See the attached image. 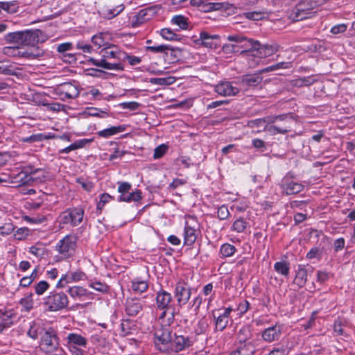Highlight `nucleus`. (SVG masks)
<instances>
[{
	"label": "nucleus",
	"instance_id": "f257e3e1",
	"mask_svg": "<svg viewBox=\"0 0 355 355\" xmlns=\"http://www.w3.org/2000/svg\"><path fill=\"white\" fill-rule=\"evenodd\" d=\"M171 317L168 318L167 324H161L156 328L154 333V343L155 347L161 352H168V346L172 338V331L170 323L173 321V313H171Z\"/></svg>",
	"mask_w": 355,
	"mask_h": 355
},
{
	"label": "nucleus",
	"instance_id": "f03ea898",
	"mask_svg": "<svg viewBox=\"0 0 355 355\" xmlns=\"http://www.w3.org/2000/svg\"><path fill=\"white\" fill-rule=\"evenodd\" d=\"M42 31L36 30H28L10 33L6 35L5 39L7 42L15 43L19 45H33L40 42L39 36Z\"/></svg>",
	"mask_w": 355,
	"mask_h": 355
},
{
	"label": "nucleus",
	"instance_id": "7ed1b4c3",
	"mask_svg": "<svg viewBox=\"0 0 355 355\" xmlns=\"http://www.w3.org/2000/svg\"><path fill=\"white\" fill-rule=\"evenodd\" d=\"M44 304L50 311H58L67 307L69 300L63 292L53 291L44 300Z\"/></svg>",
	"mask_w": 355,
	"mask_h": 355
},
{
	"label": "nucleus",
	"instance_id": "20e7f679",
	"mask_svg": "<svg viewBox=\"0 0 355 355\" xmlns=\"http://www.w3.org/2000/svg\"><path fill=\"white\" fill-rule=\"evenodd\" d=\"M59 347V339L55 331L53 328H49L42 335L40 347L45 353L55 352Z\"/></svg>",
	"mask_w": 355,
	"mask_h": 355
},
{
	"label": "nucleus",
	"instance_id": "39448f33",
	"mask_svg": "<svg viewBox=\"0 0 355 355\" xmlns=\"http://www.w3.org/2000/svg\"><path fill=\"white\" fill-rule=\"evenodd\" d=\"M316 3L311 0H304L300 1L293 9L294 19L296 21L303 20L311 17L312 15L317 12Z\"/></svg>",
	"mask_w": 355,
	"mask_h": 355
},
{
	"label": "nucleus",
	"instance_id": "423d86ee",
	"mask_svg": "<svg viewBox=\"0 0 355 355\" xmlns=\"http://www.w3.org/2000/svg\"><path fill=\"white\" fill-rule=\"evenodd\" d=\"M39 171H40L39 169L32 171L26 168L25 171H21L13 177L12 182L19 183L20 186L32 185L34 182H43L45 181L46 176L44 174L36 176L37 173Z\"/></svg>",
	"mask_w": 355,
	"mask_h": 355
},
{
	"label": "nucleus",
	"instance_id": "0eeeda50",
	"mask_svg": "<svg viewBox=\"0 0 355 355\" xmlns=\"http://www.w3.org/2000/svg\"><path fill=\"white\" fill-rule=\"evenodd\" d=\"M84 211L79 208L69 209L62 213L60 220L64 224L78 225L83 220Z\"/></svg>",
	"mask_w": 355,
	"mask_h": 355
},
{
	"label": "nucleus",
	"instance_id": "6e6552de",
	"mask_svg": "<svg viewBox=\"0 0 355 355\" xmlns=\"http://www.w3.org/2000/svg\"><path fill=\"white\" fill-rule=\"evenodd\" d=\"M193 344V341L187 336L174 334L171 338L168 346V352H179L186 348L189 347Z\"/></svg>",
	"mask_w": 355,
	"mask_h": 355
},
{
	"label": "nucleus",
	"instance_id": "1a4fd4ad",
	"mask_svg": "<svg viewBox=\"0 0 355 355\" xmlns=\"http://www.w3.org/2000/svg\"><path fill=\"white\" fill-rule=\"evenodd\" d=\"M76 247V237L66 236L56 245L57 250L64 256H69L74 251Z\"/></svg>",
	"mask_w": 355,
	"mask_h": 355
},
{
	"label": "nucleus",
	"instance_id": "9d476101",
	"mask_svg": "<svg viewBox=\"0 0 355 355\" xmlns=\"http://www.w3.org/2000/svg\"><path fill=\"white\" fill-rule=\"evenodd\" d=\"M285 115L284 119H278L275 123L279 121H284L283 126H279L277 125H266L264 126V130L267 131L271 135H275L277 134H286L290 131L291 123L292 122V119L291 117H288L287 115Z\"/></svg>",
	"mask_w": 355,
	"mask_h": 355
},
{
	"label": "nucleus",
	"instance_id": "9b49d317",
	"mask_svg": "<svg viewBox=\"0 0 355 355\" xmlns=\"http://www.w3.org/2000/svg\"><path fill=\"white\" fill-rule=\"evenodd\" d=\"M175 296L180 306L187 304L191 297V289L185 284L179 282L175 288Z\"/></svg>",
	"mask_w": 355,
	"mask_h": 355
},
{
	"label": "nucleus",
	"instance_id": "f8f14e48",
	"mask_svg": "<svg viewBox=\"0 0 355 355\" xmlns=\"http://www.w3.org/2000/svg\"><path fill=\"white\" fill-rule=\"evenodd\" d=\"M281 187L286 195L296 194L304 189V185L300 183L293 182L287 176L282 179Z\"/></svg>",
	"mask_w": 355,
	"mask_h": 355
},
{
	"label": "nucleus",
	"instance_id": "ddd939ff",
	"mask_svg": "<svg viewBox=\"0 0 355 355\" xmlns=\"http://www.w3.org/2000/svg\"><path fill=\"white\" fill-rule=\"evenodd\" d=\"M214 91L219 95L223 96H230L236 95L239 89L232 85L230 82H220L214 87Z\"/></svg>",
	"mask_w": 355,
	"mask_h": 355
},
{
	"label": "nucleus",
	"instance_id": "4468645a",
	"mask_svg": "<svg viewBox=\"0 0 355 355\" xmlns=\"http://www.w3.org/2000/svg\"><path fill=\"white\" fill-rule=\"evenodd\" d=\"M190 3L193 6H202L205 12L227 8V5L225 3H206L205 0H191Z\"/></svg>",
	"mask_w": 355,
	"mask_h": 355
},
{
	"label": "nucleus",
	"instance_id": "2eb2a0df",
	"mask_svg": "<svg viewBox=\"0 0 355 355\" xmlns=\"http://www.w3.org/2000/svg\"><path fill=\"white\" fill-rule=\"evenodd\" d=\"M282 334V327L279 325H274L264 329L262 332V338L266 342L278 340Z\"/></svg>",
	"mask_w": 355,
	"mask_h": 355
},
{
	"label": "nucleus",
	"instance_id": "dca6fc26",
	"mask_svg": "<svg viewBox=\"0 0 355 355\" xmlns=\"http://www.w3.org/2000/svg\"><path fill=\"white\" fill-rule=\"evenodd\" d=\"M153 10L151 8H146L139 10L133 17L132 26H138L150 19L153 16Z\"/></svg>",
	"mask_w": 355,
	"mask_h": 355
},
{
	"label": "nucleus",
	"instance_id": "f3484780",
	"mask_svg": "<svg viewBox=\"0 0 355 355\" xmlns=\"http://www.w3.org/2000/svg\"><path fill=\"white\" fill-rule=\"evenodd\" d=\"M279 46L276 44L270 45V44H263L261 45L259 42V45H256V48L254 52L256 53H252V55H259L260 58L262 57H268L272 55L275 52L278 51Z\"/></svg>",
	"mask_w": 355,
	"mask_h": 355
},
{
	"label": "nucleus",
	"instance_id": "a211bd4d",
	"mask_svg": "<svg viewBox=\"0 0 355 355\" xmlns=\"http://www.w3.org/2000/svg\"><path fill=\"white\" fill-rule=\"evenodd\" d=\"M285 115H277L268 116L267 118L257 119L254 120H250L248 121L247 125L250 128H261L265 126L264 124L268 123H275L278 119H284Z\"/></svg>",
	"mask_w": 355,
	"mask_h": 355
},
{
	"label": "nucleus",
	"instance_id": "6ab92c4d",
	"mask_svg": "<svg viewBox=\"0 0 355 355\" xmlns=\"http://www.w3.org/2000/svg\"><path fill=\"white\" fill-rule=\"evenodd\" d=\"M143 305L137 299H128L125 303V312L128 315L135 316L142 310Z\"/></svg>",
	"mask_w": 355,
	"mask_h": 355
},
{
	"label": "nucleus",
	"instance_id": "aec40b11",
	"mask_svg": "<svg viewBox=\"0 0 355 355\" xmlns=\"http://www.w3.org/2000/svg\"><path fill=\"white\" fill-rule=\"evenodd\" d=\"M103 59H117L122 60L124 52L121 51L116 46H112L104 48L101 51Z\"/></svg>",
	"mask_w": 355,
	"mask_h": 355
},
{
	"label": "nucleus",
	"instance_id": "412c9836",
	"mask_svg": "<svg viewBox=\"0 0 355 355\" xmlns=\"http://www.w3.org/2000/svg\"><path fill=\"white\" fill-rule=\"evenodd\" d=\"M197 239L196 230L194 226L186 222L184 233V243L187 245H193Z\"/></svg>",
	"mask_w": 355,
	"mask_h": 355
},
{
	"label": "nucleus",
	"instance_id": "4be33fe9",
	"mask_svg": "<svg viewBox=\"0 0 355 355\" xmlns=\"http://www.w3.org/2000/svg\"><path fill=\"white\" fill-rule=\"evenodd\" d=\"M256 45H259V41L248 39L246 37H243L242 43L240 44V45H232V47L234 50L236 47H240L243 49L241 52L242 54L244 53H254Z\"/></svg>",
	"mask_w": 355,
	"mask_h": 355
},
{
	"label": "nucleus",
	"instance_id": "5701e85b",
	"mask_svg": "<svg viewBox=\"0 0 355 355\" xmlns=\"http://www.w3.org/2000/svg\"><path fill=\"white\" fill-rule=\"evenodd\" d=\"M88 62L95 65L96 67H102L108 70H122L123 67L120 63H110L107 62L105 59H101V60H96L94 58H89Z\"/></svg>",
	"mask_w": 355,
	"mask_h": 355
},
{
	"label": "nucleus",
	"instance_id": "b1692460",
	"mask_svg": "<svg viewBox=\"0 0 355 355\" xmlns=\"http://www.w3.org/2000/svg\"><path fill=\"white\" fill-rule=\"evenodd\" d=\"M182 55V50L178 48H173L171 46L168 45V49L164 52V59L168 63L177 62Z\"/></svg>",
	"mask_w": 355,
	"mask_h": 355
},
{
	"label": "nucleus",
	"instance_id": "393cba45",
	"mask_svg": "<svg viewBox=\"0 0 355 355\" xmlns=\"http://www.w3.org/2000/svg\"><path fill=\"white\" fill-rule=\"evenodd\" d=\"M262 80L263 78L259 74H248L242 77L241 83L244 86L254 87L260 85Z\"/></svg>",
	"mask_w": 355,
	"mask_h": 355
},
{
	"label": "nucleus",
	"instance_id": "a878e982",
	"mask_svg": "<svg viewBox=\"0 0 355 355\" xmlns=\"http://www.w3.org/2000/svg\"><path fill=\"white\" fill-rule=\"evenodd\" d=\"M109 332L101 331L92 336V341L99 346L107 347L110 345Z\"/></svg>",
	"mask_w": 355,
	"mask_h": 355
},
{
	"label": "nucleus",
	"instance_id": "bb28decb",
	"mask_svg": "<svg viewBox=\"0 0 355 355\" xmlns=\"http://www.w3.org/2000/svg\"><path fill=\"white\" fill-rule=\"evenodd\" d=\"M61 93L63 94L64 98L69 99L75 98L79 95V92L76 87L69 83H66L62 85Z\"/></svg>",
	"mask_w": 355,
	"mask_h": 355
},
{
	"label": "nucleus",
	"instance_id": "cd10ccee",
	"mask_svg": "<svg viewBox=\"0 0 355 355\" xmlns=\"http://www.w3.org/2000/svg\"><path fill=\"white\" fill-rule=\"evenodd\" d=\"M156 300L158 307L164 309L168 307L171 301V295L169 293L163 291L157 293Z\"/></svg>",
	"mask_w": 355,
	"mask_h": 355
},
{
	"label": "nucleus",
	"instance_id": "c85d7f7f",
	"mask_svg": "<svg viewBox=\"0 0 355 355\" xmlns=\"http://www.w3.org/2000/svg\"><path fill=\"white\" fill-rule=\"evenodd\" d=\"M125 129V127L124 125L112 126L111 128L98 131L97 135L100 137L107 138L117 133L123 132Z\"/></svg>",
	"mask_w": 355,
	"mask_h": 355
},
{
	"label": "nucleus",
	"instance_id": "c756f323",
	"mask_svg": "<svg viewBox=\"0 0 355 355\" xmlns=\"http://www.w3.org/2000/svg\"><path fill=\"white\" fill-rule=\"evenodd\" d=\"M307 279V271L303 266H300L296 272L294 279V284H297L299 287H303Z\"/></svg>",
	"mask_w": 355,
	"mask_h": 355
},
{
	"label": "nucleus",
	"instance_id": "7c9ffc66",
	"mask_svg": "<svg viewBox=\"0 0 355 355\" xmlns=\"http://www.w3.org/2000/svg\"><path fill=\"white\" fill-rule=\"evenodd\" d=\"M3 53L10 57L24 58L25 50L18 46H5L3 49Z\"/></svg>",
	"mask_w": 355,
	"mask_h": 355
},
{
	"label": "nucleus",
	"instance_id": "2f4dec72",
	"mask_svg": "<svg viewBox=\"0 0 355 355\" xmlns=\"http://www.w3.org/2000/svg\"><path fill=\"white\" fill-rule=\"evenodd\" d=\"M68 343L71 345H76L81 347H86L87 340L80 334L71 333L67 336Z\"/></svg>",
	"mask_w": 355,
	"mask_h": 355
},
{
	"label": "nucleus",
	"instance_id": "473e14b6",
	"mask_svg": "<svg viewBox=\"0 0 355 355\" xmlns=\"http://www.w3.org/2000/svg\"><path fill=\"white\" fill-rule=\"evenodd\" d=\"M141 199V192L139 190L135 191L126 193L125 195L120 196L119 198V201L130 202L132 201L137 202Z\"/></svg>",
	"mask_w": 355,
	"mask_h": 355
},
{
	"label": "nucleus",
	"instance_id": "72a5a7b5",
	"mask_svg": "<svg viewBox=\"0 0 355 355\" xmlns=\"http://www.w3.org/2000/svg\"><path fill=\"white\" fill-rule=\"evenodd\" d=\"M237 350L241 355H253L256 351L255 347L252 341L247 343H241Z\"/></svg>",
	"mask_w": 355,
	"mask_h": 355
},
{
	"label": "nucleus",
	"instance_id": "f704fd0d",
	"mask_svg": "<svg viewBox=\"0 0 355 355\" xmlns=\"http://www.w3.org/2000/svg\"><path fill=\"white\" fill-rule=\"evenodd\" d=\"M218 36L216 35H210L206 32H202L200 34V38L198 41H200V44L203 45L205 47L211 48L213 45L212 40L214 39H218Z\"/></svg>",
	"mask_w": 355,
	"mask_h": 355
},
{
	"label": "nucleus",
	"instance_id": "c9c22d12",
	"mask_svg": "<svg viewBox=\"0 0 355 355\" xmlns=\"http://www.w3.org/2000/svg\"><path fill=\"white\" fill-rule=\"evenodd\" d=\"M175 81V78L172 76L166 78H151L149 80V83L157 85H170L174 83Z\"/></svg>",
	"mask_w": 355,
	"mask_h": 355
},
{
	"label": "nucleus",
	"instance_id": "e433bc0d",
	"mask_svg": "<svg viewBox=\"0 0 355 355\" xmlns=\"http://www.w3.org/2000/svg\"><path fill=\"white\" fill-rule=\"evenodd\" d=\"M275 270L282 275L288 276L289 273V263L285 261L276 262L274 265Z\"/></svg>",
	"mask_w": 355,
	"mask_h": 355
},
{
	"label": "nucleus",
	"instance_id": "4c0bfd02",
	"mask_svg": "<svg viewBox=\"0 0 355 355\" xmlns=\"http://www.w3.org/2000/svg\"><path fill=\"white\" fill-rule=\"evenodd\" d=\"M215 318L216 329L218 331H223L227 327L229 319L225 318V315H221L219 314L218 316L214 315Z\"/></svg>",
	"mask_w": 355,
	"mask_h": 355
},
{
	"label": "nucleus",
	"instance_id": "58836bf2",
	"mask_svg": "<svg viewBox=\"0 0 355 355\" xmlns=\"http://www.w3.org/2000/svg\"><path fill=\"white\" fill-rule=\"evenodd\" d=\"M315 80L312 77L300 78L292 81V85L295 87L309 86L315 83Z\"/></svg>",
	"mask_w": 355,
	"mask_h": 355
},
{
	"label": "nucleus",
	"instance_id": "ea45409f",
	"mask_svg": "<svg viewBox=\"0 0 355 355\" xmlns=\"http://www.w3.org/2000/svg\"><path fill=\"white\" fill-rule=\"evenodd\" d=\"M251 338V333L250 329L247 327H243L241 328L238 333V339L241 343H247L249 342L248 340Z\"/></svg>",
	"mask_w": 355,
	"mask_h": 355
},
{
	"label": "nucleus",
	"instance_id": "a19ab883",
	"mask_svg": "<svg viewBox=\"0 0 355 355\" xmlns=\"http://www.w3.org/2000/svg\"><path fill=\"white\" fill-rule=\"evenodd\" d=\"M68 292L70 296L73 298L80 297L87 295V290L81 286L71 287Z\"/></svg>",
	"mask_w": 355,
	"mask_h": 355
},
{
	"label": "nucleus",
	"instance_id": "79ce46f5",
	"mask_svg": "<svg viewBox=\"0 0 355 355\" xmlns=\"http://www.w3.org/2000/svg\"><path fill=\"white\" fill-rule=\"evenodd\" d=\"M160 35L163 38L167 40H179L180 36L175 34L171 29L168 28H162L160 31Z\"/></svg>",
	"mask_w": 355,
	"mask_h": 355
},
{
	"label": "nucleus",
	"instance_id": "37998d69",
	"mask_svg": "<svg viewBox=\"0 0 355 355\" xmlns=\"http://www.w3.org/2000/svg\"><path fill=\"white\" fill-rule=\"evenodd\" d=\"M148 288V285L146 281H135L132 282V289L137 293H142L146 291Z\"/></svg>",
	"mask_w": 355,
	"mask_h": 355
},
{
	"label": "nucleus",
	"instance_id": "c03bdc74",
	"mask_svg": "<svg viewBox=\"0 0 355 355\" xmlns=\"http://www.w3.org/2000/svg\"><path fill=\"white\" fill-rule=\"evenodd\" d=\"M134 324L130 320H123L121 324V334L127 336L132 334V330Z\"/></svg>",
	"mask_w": 355,
	"mask_h": 355
},
{
	"label": "nucleus",
	"instance_id": "a18cd8bd",
	"mask_svg": "<svg viewBox=\"0 0 355 355\" xmlns=\"http://www.w3.org/2000/svg\"><path fill=\"white\" fill-rule=\"evenodd\" d=\"M235 251V247L229 243H225L220 248V254L223 257H228L233 255Z\"/></svg>",
	"mask_w": 355,
	"mask_h": 355
},
{
	"label": "nucleus",
	"instance_id": "49530a36",
	"mask_svg": "<svg viewBox=\"0 0 355 355\" xmlns=\"http://www.w3.org/2000/svg\"><path fill=\"white\" fill-rule=\"evenodd\" d=\"M247 227V222L243 218H241L235 220L232 225V230L236 232H243Z\"/></svg>",
	"mask_w": 355,
	"mask_h": 355
},
{
	"label": "nucleus",
	"instance_id": "de8ad7c7",
	"mask_svg": "<svg viewBox=\"0 0 355 355\" xmlns=\"http://www.w3.org/2000/svg\"><path fill=\"white\" fill-rule=\"evenodd\" d=\"M173 24L178 26L181 29H187L188 26L187 19L182 15H176L171 19Z\"/></svg>",
	"mask_w": 355,
	"mask_h": 355
},
{
	"label": "nucleus",
	"instance_id": "09e8293b",
	"mask_svg": "<svg viewBox=\"0 0 355 355\" xmlns=\"http://www.w3.org/2000/svg\"><path fill=\"white\" fill-rule=\"evenodd\" d=\"M35 292L37 295H43L49 288V284L46 281H40L34 286Z\"/></svg>",
	"mask_w": 355,
	"mask_h": 355
},
{
	"label": "nucleus",
	"instance_id": "8fccbe9b",
	"mask_svg": "<svg viewBox=\"0 0 355 355\" xmlns=\"http://www.w3.org/2000/svg\"><path fill=\"white\" fill-rule=\"evenodd\" d=\"M44 51L40 49H33L29 51H25L24 58H36L43 56Z\"/></svg>",
	"mask_w": 355,
	"mask_h": 355
},
{
	"label": "nucleus",
	"instance_id": "3c124183",
	"mask_svg": "<svg viewBox=\"0 0 355 355\" xmlns=\"http://www.w3.org/2000/svg\"><path fill=\"white\" fill-rule=\"evenodd\" d=\"M291 67V62H279L275 65L268 67L263 70V71L268 72L275 71L278 69H288Z\"/></svg>",
	"mask_w": 355,
	"mask_h": 355
},
{
	"label": "nucleus",
	"instance_id": "603ef678",
	"mask_svg": "<svg viewBox=\"0 0 355 355\" xmlns=\"http://www.w3.org/2000/svg\"><path fill=\"white\" fill-rule=\"evenodd\" d=\"M92 41L96 46L98 47H101L106 44L105 38L104 37V34L101 33L96 35H94L92 38Z\"/></svg>",
	"mask_w": 355,
	"mask_h": 355
},
{
	"label": "nucleus",
	"instance_id": "864d4df0",
	"mask_svg": "<svg viewBox=\"0 0 355 355\" xmlns=\"http://www.w3.org/2000/svg\"><path fill=\"white\" fill-rule=\"evenodd\" d=\"M124 9V6L123 5H119L116 7L114 9H109L106 10L107 12H104L105 16L108 19H112L114 17L119 15L121 12H122Z\"/></svg>",
	"mask_w": 355,
	"mask_h": 355
},
{
	"label": "nucleus",
	"instance_id": "5fc2aeb1",
	"mask_svg": "<svg viewBox=\"0 0 355 355\" xmlns=\"http://www.w3.org/2000/svg\"><path fill=\"white\" fill-rule=\"evenodd\" d=\"M118 192L121 193L120 196L125 195L128 193L132 188L131 184L127 182H118Z\"/></svg>",
	"mask_w": 355,
	"mask_h": 355
},
{
	"label": "nucleus",
	"instance_id": "6e6d98bb",
	"mask_svg": "<svg viewBox=\"0 0 355 355\" xmlns=\"http://www.w3.org/2000/svg\"><path fill=\"white\" fill-rule=\"evenodd\" d=\"M85 277V274L81 271H76L72 272L71 276H67V283L71 282H78L83 279Z\"/></svg>",
	"mask_w": 355,
	"mask_h": 355
},
{
	"label": "nucleus",
	"instance_id": "4d7b16f0",
	"mask_svg": "<svg viewBox=\"0 0 355 355\" xmlns=\"http://www.w3.org/2000/svg\"><path fill=\"white\" fill-rule=\"evenodd\" d=\"M33 294H30L25 298L20 300V304L24 307L27 311L31 310L33 306V301L32 299Z\"/></svg>",
	"mask_w": 355,
	"mask_h": 355
},
{
	"label": "nucleus",
	"instance_id": "13d9d810",
	"mask_svg": "<svg viewBox=\"0 0 355 355\" xmlns=\"http://www.w3.org/2000/svg\"><path fill=\"white\" fill-rule=\"evenodd\" d=\"M289 353V349L281 345L277 347H275L272 351H270L268 355H288Z\"/></svg>",
	"mask_w": 355,
	"mask_h": 355
},
{
	"label": "nucleus",
	"instance_id": "bf43d9fd",
	"mask_svg": "<svg viewBox=\"0 0 355 355\" xmlns=\"http://www.w3.org/2000/svg\"><path fill=\"white\" fill-rule=\"evenodd\" d=\"M217 214L220 220H225L228 218L230 215L228 208L225 205H222L218 207Z\"/></svg>",
	"mask_w": 355,
	"mask_h": 355
},
{
	"label": "nucleus",
	"instance_id": "052dcab7",
	"mask_svg": "<svg viewBox=\"0 0 355 355\" xmlns=\"http://www.w3.org/2000/svg\"><path fill=\"white\" fill-rule=\"evenodd\" d=\"M246 18L251 20H260L263 18L264 13L262 12L253 11L244 13Z\"/></svg>",
	"mask_w": 355,
	"mask_h": 355
},
{
	"label": "nucleus",
	"instance_id": "680f3d73",
	"mask_svg": "<svg viewBox=\"0 0 355 355\" xmlns=\"http://www.w3.org/2000/svg\"><path fill=\"white\" fill-rule=\"evenodd\" d=\"M167 146L164 144H162L155 148L154 151L153 157L158 159L162 157L167 151Z\"/></svg>",
	"mask_w": 355,
	"mask_h": 355
},
{
	"label": "nucleus",
	"instance_id": "e2e57ef3",
	"mask_svg": "<svg viewBox=\"0 0 355 355\" xmlns=\"http://www.w3.org/2000/svg\"><path fill=\"white\" fill-rule=\"evenodd\" d=\"M112 197L108 193H103L100 197V200L97 205L98 209L101 210L105 205L108 202Z\"/></svg>",
	"mask_w": 355,
	"mask_h": 355
},
{
	"label": "nucleus",
	"instance_id": "0e129e2a",
	"mask_svg": "<svg viewBox=\"0 0 355 355\" xmlns=\"http://www.w3.org/2000/svg\"><path fill=\"white\" fill-rule=\"evenodd\" d=\"M90 286L95 289L96 291L106 293L108 290V286L105 284L101 283L100 282H95L90 284Z\"/></svg>",
	"mask_w": 355,
	"mask_h": 355
},
{
	"label": "nucleus",
	"instance_id": "69168bd1",
	"mask_svg": "<svg viewBox=\"0 0 355 355\" xmlns=\"http://www.w3.org/2000/svg\"><path fill=\"white\" fill-rule=\"evenodd\" d=\"M166 49H168V45L162 44L158 46H146V50L153 53H163L164 54Z\"/></svg>",
	"mask_w": 355,
	"mask_h": 355
},
{
	"label": "nucleus",
	"instance_id": "338daca9",
	"mask_svg": "<svg viewBox=\"0 0 355 355\" xmlns=\"http://www.w3.org/2000/svg\"><path fill=\"white\" fill-rule=\"evenodd\" d=\"M139 103L135 101L124 102L120 104L123 109H128L130 110H136L139 107Z\"/></svg>",
	"mask_w": 355,
	"mask_h": 355
},
{
	"label": "nucleus",
	"instance_id": "774afa93",
	"mask_svg": "<svg viewBox=\"0 0 355 355\" xmlns=\"http://www.w3.org/2000/svg\"><path fill=\"white\" fill-rule=\"evenodd\" d=\"M28 230L27 228H20L15 233L14 236L17 240H22L28 235Z\"/></svg>",
	"mask_w": 355,
	"mask_h": 355
}]
</instances>
